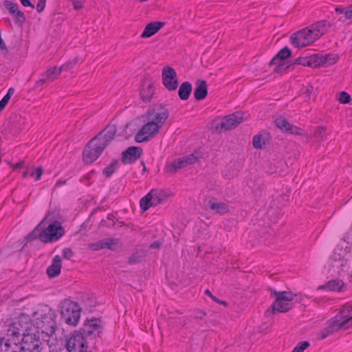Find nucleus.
I'll list each match as a JSON object with an SVG mask.
<instances>
[{"label":"nucleus","mask_w":352,"mask_h":352,"mask_svg":"<svg viewBox=\"0 0 352 352\" xmlns=\"http://www.w3.org/2000/svg\"><path fill=\"white\" fill-rule=\"evenodd\" d=\"M59 212H49L43 219L25 238V246L28 242L39 239L44 243H53L58 241L65 234V229L57 219Z\"/></svg>","instance_id":"nucleus-1"},{"label":"nucleus","mask_w":352,"mask_h":352,"mask_svg":"<svg viewBox=\"0 0 352 352\" xmlns=\"http://www.w3.org/2000/svg\"><path fill=\"white\" fill-rule=\"evenodd\" d=\"M169 116V111L167 108L162 104L155 105L153 108H149L146 115L147 122L144 124L135 136V141L140 143L147 142L159 132V130Z\"/></svg>","instance_id":"nucleus-2"},{"label":"nucleus","mask_w":352,"mask_h":352,"mask_svg":"<svg viewBox=\"0 0 352 352\" xmlns=\"http://www.w3.org/2000/svg\"><path fill=\"white\" fill-rule=\"evenodd\" d=\"M117 128L115 125L106 126L97 135L92 138L85 147L82 152V159L86 164H91L95 162L102 151L115 138Z\"/></svg>","instance_id":"nucleus-3"},{"label":"nucleus","mask_w":352,"mask_h":352,"mask_svg":"<svg viewBox=\"0 0 352 352\" xmlns=\"http://www.w3.org/2000/svg\"><path fill=\"white\" fill-rule=\"evenodd\" d=\"M33 326L43 340L49 341L57 328L56 314L49 306L38 309L33 314Z\"/></svg>","instance_id":"nucleus-4"},{"label":"nucleus","mask_w":352,"mask_h":352,"mask_svg":"<svg viewBox=\"0 0 352 352\" xmlns=\"http://www.w3.org/2000/svg\"><path fill=\"white\" fill-rule=\"evenodd\" d=\"M268 290L272 297L275 296V300L265 311V316H270L271 314L287 313L294 307L292 301L297 294L287 291L277 292L273 288H269Z\"/></svg>","instance_id":"nucleus-5"},{"label":"nucleus","mask_w":352,"mask_h":352,"mask_svg":"<svg viewBox=\"0 0 352 352\" xmlns=\"http://www.w3.org/2000/svg\"><path fill=\"white\" fill-rule=\"evenodd\" d=\"M243 113L236 111L224 116L221 121L213 120L212 122V129L214 132L219 133L230 131L235 129L239 124L243 122Z\"/></svg>","instance_id":"nucleus-6"},{"label":"nucleus","mask_w":352,"mask_h":352,"mask_svg":"<svg viewBox=\"0 0 352 352\" xmlns=\"http://www.w3.org/2000/svg\"><path fill=\"white\" fill-rule=\"evenodd\" d=\"M81 308L78 303L72 300H65L61 307V316L65 322L76 326L80 317Z\"/></svg>","instance_id":"nucleus-7"},{"label":"nucleus","mask_w":352,"mask_h":352,"mask_svg":"<svg viewBox=\"0 0 352 352\" xmlns=\"http://www.w3.org/2000/svg\"><path fill=\"white\" fill-rule=\"evenodd\" d=\"M21 343L22 352H41L43 344L41 341V335L35 333H23Z\"/></svg>","instance_id":"nucleus-8"},{"label":"nucleus","mask_w":352,"mask_h":352,"mask_svg":"<svg viewBox=\"0 0 352 352\" xmlns=\"http://www.w3.org/2000/svg\"><path fill=\"white\" fill-rule=\"evenodd\" d=\"M100 323L101 319L100 318L93 317L91 319H87L78 331L80 332L82 336L86 338L87 337L91 338L100 337L102 333V327Z\"/></svg>","instance_id":"nucleus-9"},{"label":"nucleus","mask_w":352,"mask_h":352,"mask_svg":"<svg viewBox=\"0 0 352 352\" xmlns=\"http://www.w3.org/2000/svg\"><path fill=\"white\" fill-rule=\"evenodd\" d=\"M65 346L68 352H89L87 338L78 331L73 332Z\"/></svg>","instance_id":"nucleus-10"},{"label":"nucleus","mask_w":352,"mask_h":352,"mask_svg":"<svg viewBox=\"0 0 352 352\" xmlns=\"http://www.w3.org/2000/svg\"><path fill=\"white\" fill-rule=\"evenodd\" d=\"M309 32V29L305 28L293 33L290 36L291 43L297 48L304 47L313 43L316 40Z\"/></svg>","instance_id":"nucleus-11"},{"label":"nucleus","mask_w":352,"mask_h":352,"mask_svg":"<svg viewBox=\"0 0 352 352\" xmlns=\"http://www.w3.org/2000/svg\"><path fill=\"white\" fill-rule=\"evenodd\" d=\"M162 84L166 89L170 91L177 89L179 82L177 72L173 67L168 65L164 67L162 72Z\"/></svg>","instance_id":"nucleus-12"},{"label":"nucleus","mask_w":352,"mask_h":352,"mask_svg":"<svg viewBox=\"0 0 352 352\" xmlns=\"http://www.w3.org/2000/svg\"><path fill=\"white\" fill-rule=\"evenodd\" d=\"M339 314L333 318L329 322L327 327L321 330L320 332V336L321 339H325L329 336L333 334L334 332L338 331L340 329H345V324L347 323L346 321H342L338 320Z\"/></svg>","instance_id":"nucleus-13"},{"label":"nucleus","mask_w":352,"mask_h":352,"mask_svg":"<svg viewBox=\"0 0 352 352\" xmlns=\"http://www.w3.org/2000/svg\"><path fill=\"white\" fill-rule=\"evenodd\" d=\"M3 5L14 18L16 24L23 25L25 23L26 21L25 16L24 13L19 10L17 3L6 0L3 1Z\"/></svg>","instance_id":"nucleus-14"},{"label":"nucleus","mask_w":352,"mask_h":352,"mask_svg":"<svg viewBox=\"0 0 352 352\" xmlns=\"http://www.w3.org/2000/svg\"><path fill=\"white\" fill-rule=\"evenodd\" d=\"M143 153V150L139 146H129L122 153L121 161L124 164H132L138 160Z\"/></svg>","instance_id":"nucleus-15"},{"label":"nucleus","mask_w":352,"mask_h":352,"mask_svg":"<svg viewBox=\"0 0 352 352\" xmlns=\"http://www.w3.org/2000/svg\"><path fill=\"white\" fill-rule=\"evenodd\" d=\"M314 61L316 67H329L334 65L339 59V56L336 54H315Z\"/></svg>","instance_id":"nucleus-16"},{"label":"nucleus","mask_w":352,"mask_h":352,"mask_svg":"<svg viewBox=\"0 0 352 352\" xmlns=\"http://www.w3.org/2000/svg\"><path fill=\"white\" fill-rule=\"evenodd\" d=\"M331 26V23L327 20H322L314 23L309 29V32L311 33L314 39L316 41L322 36L327 29Z\"/></svg>","instance_id":"nucleus-17"},{"label":"nucleus","mask_w":352,"mask_h":352,"mask_svg":"<svg viewBox=\"0 0 352 352\" xmlns=\"http://www.w3.org/2000/svg\"><path fill=\"white\" fill-rule=\"evenodd\" d=\"M195 98L199 101L205 99L208 95V85L204 80H197L193 92Z\"/></svg>","instance_id":"nucleus-18"},{"label":"nucleus","mask_w":352,"mask_h":352,"mask_svg":"<svg viewBox=\"0 0 352 352\" xmlns=\"http://www.w3.org/2000/svg\"><path fill=\"white\" fill-rule=\"evenodd\" d=\"M62 259L59 255H56L52 261V264L47 268V274L50 278H55L60 274L62 267Z\"/></svg>","instance_id":"nucleus-19"},{"label":"nucleus","mask_w":352,"mask_h":352,"mask_svg":"<svg viewBox=\"0 0 352 352\" xmlns=\"http://www.w3.org/2000/svg\"><path fill=\"white\" fill-rule=\"evenodd\" d=\"M165 25L164 22L154 21L148 23L141 34L142 38H149L155 34Z\"/></svg>","instance_id":"nucleus-20"},{"label":"nucleus","mask_w":352,"mask_h":352,"mask_svg":"<svg viewBox=\"0 0 352 352\" xmlns=\"http://www.w3.org/2000/svg\"><path fill=\"white\" fill-rule=\"evenodd\" d=\"M208 206L211 211L220 215H223L230 212V206L224 202H214L212 199H210L208 202Z\"/></svg>","instance_id":"nucleus-21"},{"label":"nucleus","mask_w":352,"mask_h":352,"mask_svg":"<svg viewBox=\"0 0 352 352\" xmlns=\"http://www.w3.org/2000/svg\"><path fill=\"white\" fill-rule=\"evenodd\" d=\"M292 56V50L287 47L285 46L282 48L270 60L269 63L270 66H272L273 64L276 63V61L278 62H284L287 58H290Z\"/></svg>","instance_id":"nucleus-22"},{"label":"nucleus","mask_w":352,"mask_h":352,"mask_svg":"<svg viewBox=\"0 0 352 352\" xmlns=\"http://www.w3.org/2000/svg\"><path fill=\"white\" fill-rule=\"evenodd\" d=\"M154 94V87L152 83H144L140 91V95L141 99L144 102H148L151 100L152 96Z\"/></svg>","instance_id":"nucleus-23"},{"label":"nucleus","mask_w":352,"mask_h":352,"mask_svg":"<svg viewBox=\"0 0 352 352\" xmlns=\"http://www.w3.org/2000/svg\"><path fill=\"white\" fill-rule=\"evenodd\" d=\"M192 87L190 82L185 81L182 82L178 90V96L180 100H187L192 92Z\"/></svg>","instance_id":"nucleus-24"},{"label":"nucleus","mask_w":352,"mask_h":352,"mask_svg":"<svg viewBox=\"0 0 352 352\" xmlns=\"http://www.w3.org/2000/svg\"><path fill=\"white\" fill-rule=\"evenodd\" d=\"M204 153L202 148L200 147L196 149L191 154L183 157L186 164L190 165L196 163L199 159L203 158Z\"/></svg>","instance_id":"nucleus-25"},{"label":"nucleus","mask_w":352,"mask_h":352,"mask_svg":"<svg viewBox=\"0 0 352 352\" xmlns=\"http://www.w3.org/2000/svg\"><path fill=\"white\" fill-rule=\"evenodd\" d=\"M314 54L307 55L305 57H298L294 60L292 64L316 67L315 63H314Z\"/></svg>","instance_id":"nucleus-26"},{"label":"nucleus","mask_w":352,"mask_h":352,"mask_svg":"<svg viewBox=\"0 0 352 352\" xmlns=\"http://www.w3.org/2000/svg\"><path fill=\"white\" fill-rule=\"evenodd\" d=\"M61 72L62 69L60 67L58 68L54 67L47 69L44 73L41 74V75L48 82H51L57 78V77L60 74Z\"/></svg>","instance_id":"nucleus-27"},{"label":"nucleus","mask_w":352,"mask_h":352,"mask_svg":"<svg viewBox=\"0 0 352 352\" xmlns=\"http://www.w3.org/2000/svg\"><path fill=\"white\" fill-rule=\"evenodd\" d=\"M155 193V189H152L140 201V206L142 211L145 212L152 206V194Z\"/></svg>","instance_id":"nucleus-28"},{"label":"nucleus","mask_w":352,"mask_h":352,"mask_svg":"<svg viewBox=\"0 0 352 352\" xmlns=\"http://www.w3.org/2000/svg\"><path fill=\"white\" fill-rule=\"evenodd\" d=\"M146 256V251L144 250H137L128 258V263L135 264L142 261Z\"/></svg>","instance_id":"nucleus-29"},{"label":"nucleus","mask_w":352,"mask_h":352,"mask_svg":"<svg viewBox=\"0 0 352 352\" xmlns=\"http://www.w3.org/2000/svg\"><path fill=\"white\" fill-rule=\"evenodd\" d=\"M120 166L119 160H113L110 164H109L102 171L103 174L107 177H111L112 175Z\"/></svg>","instance_id":"nucleus-30"},{"label":"nucleus","mask_w":352,"mask_h":352,"mask_svg":"<svg viewBox=\"0 0 352 352\" xmlns=\"http://www.w3.org/2000/svg\"><path fill=\"white\" fill-rule=\"evenodd\" d=\"M282 164V162L280 161H273V162H268L265 166V169L266 172L269 174H276L279 173L280 171L278 170V167Z\"/></svg>","instance_id":"nucleus-31"},{"label":"nucleus","mask_w":352,"mask_h":352,"mask_svg":"<svg viewBox=\"0 0 352 352\" xmlns=\"http://www.w3.org/2000/svg\"><path fill=\"white\" fill-rule=\"evenodd\" d=\"M327 286H329V291L341 292L342 290V287L344 286V283L341 280L333 279L327 283Z\"/></svg>","instance_id":"nucleus-32"},{"label":"nucleus","mask_w":352,"mask_h":352,"mask_svg":"<svg viewBox=\"0 0 352 352\" xmlns=\"http://www.w3.org/2000/svg\"><path fill=\"white\" fill-rule=\"evenodd\" d=\"M104 249L107 248L111 250H116V245L120 243V240L118 239L114 238H105L102 239Z\"/></svg>","instance_id":"nucleus-33"},{"label":"nucleus","mask_w":352,"mask_h":352,"mask_svg":"<svg viewBox=\"0 0 352 352\" xmlns=\"http://www.w3.org/2000/svg\"><path fill=\"white\" fill-rule=\"evenodd\" d=\"M253 146L256 148H262L266 144L265 140L261 134H257L254 136L252 140Z\"/></svg>","instance_id":"nucleus-34"},{"label":"nucleus","mask_w":352,"mask_h":352,"mask_svg":"<svg viewBox=\"0 0 352 352\" xmlns=\"http://www.w3.org/2000/svg\"><path fill=\"white\" fill-rule=\"evenodd\" d=\"M275 125L277 128L282 131L285 132L287 128L289 126V122L283 117H278L274 120Z\"/></svg>","instance_id":"nucleus-35"},{"label":"nucleus","mask_w":352,"mask_h":352,"mask_svg":"<svg viewBox=\"0 0 352 352\" xmlns=\"http://www.w3.org/2000/svg\"><path fill=\"white\" fill-rule=\"evenodd\" d=\"M339 317L342 321L347 322V323L345 324V329H348L352 327V311L344 313V314H341L340 311L339 313Z\"/></svg>","instance_id":"nucleus-36"},{"label":"nucleus","mask_w":352,"mask_h":352,"mask_svg":"<svg viewBox=\"0 0 352 352\" xmlns=\"http://www.w3.org/2000/svg\"><path fill=\"white\" fill-rule=\"evenodd\" d=\"M186 166L187 164H186L183 157L178 158L177 160H175L171 164V167L173 168L172 170L175 173L177 172V170L184 168Z\"/></svg>","instance_id":"nucleus-37"},{"label":"nucleus","mask_w":352,"mask_h":352,"mask_svg":"<svg viewBox=\"0 0 352 352\" xmlns=\"http://www.w3.org/2000/svg\"><path fill=\"white\" fill-rule=\"evenodd\" d=\"M116 217L113 214H109L106 220H102L101 224L107 228H113L116 225Z\"/></svg>","instance_id":"nucleus-38"},{"label":"nucleus","mask_w":352,"mask_h":352,"mask_svg":"<svg viewBox=\"0 0 352 352\" xmlns=\"http://www.w3.org/2000/svg\"><path fill=\"white\" fill-rule=\"evenodd\" d=\"M164 199L162 192H159L157 190L155 189V193L152 194V206H156L162 203Z\"/></svg>","instance_id":"nucleus-39"},{"label":"nucleus","mask_w":352,"mask_h":352,"mask_svg":"<svg viewBox=\"0 0 352 352\" xmlns=\"http://www.w3.org/2000/svg\"><path fill=\"white\" fill-rule=\"evenodd\" d=\"M285 133L302 135L303 134V129L289 123V126L285 131Z\"/></svg>","instance_id":"nucleus-40"},{"label":"nucleus","mask_w":352,"mask_h":352,"mask_svg":"<svg viewBox=\"0 0 352 352\" xmlns=\"http://www.w3.org/2000/svg\"><path fill=\"white\" fill-rule=\"evenodd\" d=\"M310 346L308 341H301L293 349L294 352H303L306 349Z\"/></svg>","instance_id":"nucleus-41"},{"label":"nucleus","mask_w":352,"mask_h":352,"mask_svg":"<svg viewBox=\"0 0 352 352\" xmlns=\"http://www.w3.org/2000/svg\"><path fill=\"white\" fill-rule=\"evenodd\" d=\"M338 100L341 104H348L351 100V96L346 91H341L339 94Z\"/></svg>","instance_id":"nucleus-42"},{"label":"nucleus","mask_w":352,"mask_h":352,"mask_svg":"<svg viewBox=\"0 0 352 352\" xmlns=\"http://www.w3.org/2000/svg\"><path fill=\"white\" fill-rule=\"evenodd\" d=\"M273 65H276L274 72L276 74L281 73L289 67V65L286 66L284 62L276 61V63L273 64Z\"/></svg>","instance_id":"nucleus-43"},{"label":"nucleus","mask_w":352,"mask_h":352,"mask_svg":"<svg viewBox=\"0 0 352 352\" xmlns=\"http://www.w3.org/2000/svg\"><path fill=\"white\" fill-rule=\"evenodd\" d=\"M49 83L45 78L42 75H41V78L36 80L35 85L34 87V89L41 91L44 85Z\"/></svg>","instance_id":"nucleus-44"},{"label":"nucleus","mask_w":352,"mask_h":352,"mask_svg":"<svg viewBox=\"0 0 352 352\" xmlns=\"http://www.w3.org/2000/svg\"><path fill=\"white\" fill-rule=\"evenodd\" d=\"M11 344L9 339L6 340L4 337L0 336V351H7Z\"/></svg>","instance_id":"nucleus-45"},{"label":"nucleus","mask_w":352,"mask_h":352,"mask_svg":"<svg viewBox=\"0 0 352 352\" xmlns=\"http://www.w3.org/2000/svg\"><path fill=\"white\" fill-rule=\"evenodd\" d=\"M103 241L100 240L98 241L89 243V247L91 250L94 251H98L100 250L104 249Z\"/></svg>","instance_id":"nucleus-46"},{"label":"nucleus","mask_w":352,"mask_h":352,"mask_svg":"<svg viewBox=\"0 0 352 352\" xmlns=\"http://www.w3.org/2000/svg\"><path fill=\"white\" fill-rule=\"evenodd\" d=\"M43 169L41 166L37 167L34 170H32L30 172V176L33 177L36 175L35 177V181H38L41 179V175H43Z\"/></svg>","instance_id":"nucleus-47"},{"label":"nucleus","mask_w":352,"mask_h":352,"mask_svg":"<svg viewBox=\"0 0 352 352\" xmlns=\"http://www.w3.org/2000/svg\"><path fill=\"white\" fill-rule=\"evenodd\" d=\"M204 293H205V294L209 296L214 302H216L220 305H223L224 306L228 305L227 302H226L224 300H221L217 298L216 296H213L212 294L211 293V292L208 289H206Z\"/></svg>","instance_id":"nucleus-48"},{"label":"nucleus","mask_w":352,"mask_h":352,"mask_svg":"<svg viewBox=\"0 0 352 352\" xmlns=\"http://www.w3.org/2000/svg\"><path fill=\"white\" fill-rule=\"evenodd\" d=\"M62 254L63 257L65 259H69L74 255L73 251L72 250L71 248H64L63 250Z\"/></svg>","instance_id":"nucleus-49"},{"label":"nucleus","mask_w":352,"mask_h":352,"mask_svg":"<svg viewBox=\"0 0 352 352\" xmlns=\"http://www.w3.org/2000/svg\"><path fill=\"white\" fill-rule=\"evenodd\" d=\"M46 1L47 0H38V3L36 5V11L38 13H41L44 10Z\"/></svg>","instance_id":"nucleus-50"},{"label":"nucleus","mask_w":352,"mask_h":352,"mask_svg":"<svg viewBox=\"0 0 352 352\" xmlns=\"http://www.w3.org/2000/svg\"><path fill=\"white\" fill-rule=\"evenodd\" d=\"M348 312H352V302L345 304L341 309V314Z\"/></svg>","instance_id":"nucleus-51"},{"label":"nucleus","mask_w":352,"mask_h":352,"mask_svg":"<svg viewBox=\"0 0 352 352\" xmlns=\"http://www.w3.org/2000/svg\"><path fill=\"white\" fill-rule=\"evenodd\" d=\"M8 335L12 336L14 337H16L18 339L19 337L21 336V333L19 331V329H15L14 327H13L12 329H8Z\"/></svg>","instance_id":"nucleus-52"},{"label":"nucleus","mask_w":352,"mask_h":352,"mask_svg":"<svg viewBox=\"0 0 352 352\" xmlns=\"http://www.w3.org/2000/svg\"><path fill=\"white\" fill-rule=\"evenodd\" d=\"M75 65V62H72V60H69L66 63L63 64L62 66H60V69L62 71L63 70H68L72 68Z\"/></svg>","instance_id":"nucleus-53"},{"label":"nucleus","mask_w":352,"mask_h":352,"mask_svg":"<svg viewBox=\"0 0 352 352\" xmlns=\"http://www.w3.org/2000/svg\"><path fill=\"white\" fill-rule=\"evenodd\" d=\"M206 315V312L202 310H198L195 313L194 318L196 320H202Z\"/></svg>","instance_id":"nucleus-54"},{"label":"nucleus","mask_w":352,"mask_h":352,"mask_svg":"<svg viewBox=\"0 0 352 352\" xmlns=\"http://www.w3.org/2000/svg\"><path fill=\"white\" fill-rule=\"evenodd\" d=\"M345 18L346 19H352V4L346 8Z\"/></svg>","instance_id":"nucleus-55"},{"label":"nucleus","mask_w":352,"mask_h":352,"mask_svg":"<svg viewBox=\"0 0 352 352\" xmlns=\"http://www.w3.org/2000/svg\"><path fill=\"white\" fill-rule=\"evenodd\" d=\"M9 102V100H7L6 98H3L0 101V111H2L4 108L6 107L8 103Z\"/></svg>","instance_id":"nucleus-56"},{"label":"nucleus","mask_w":352,"mask_h":352,"mask_svg":"<svg viewBox=\"0 0 352 352\" xmlns=\"http://www.w3.org/2000/svg\"><path fill=\"white\" fill-rule=\"evenodd\" d=\"M21 3L25 7H30L34 8V5L31 3L30 0H20Z\"/></svg>","instance_id":"nucleus-57"},{"label":"nucleus","mask_w":352,"mask_h":352,"mask_svg":"<svg viewBox=\"0 0 352 352\" xmlns=\"http://www.w3.org/2000/svg\"><path fill=\"white\" fill-rule=\"evenodd\" d=\"M14 92H15V89L13 87H10L8 89V91L7 94H6V96H4V98H7V100H8L10 101V98L14 94Z\"/></svg>","instance_id":"nucleus-58"},{"label":"nucleus","mask_w":352,"mask_h":352,"mask_svg":"<svg viewBox=\"0 0 352 352\" xmlns=\"http://www.w3.org/2000/svg\"><path fill=\"white\" fill-rule=\"evenodd\" d=\"M161 243L158 241H155L149 245L150 249H157L160 248Z\"/></svg>","instance_id":"nucleus-59"},{"label":"nucleus","mask_w":352,"mask_h":352,"mask_svg":"<svg viewBox=\"0 0 352 352\" xmlns=\"http://www.w3.org/2000/svg\"><path fill=\"white\" fill-rule=\"evenodd\" d=\"M73 6H74V8L75 10H80V9H81V8H82V3H81L80 1H74V3H73Z\"/></svg>","instance_id":"nucleus-60"},{"label":"nucleus","mask_w":352,"mask_h":352,"mask_svg":"<svg viewBox=\"0 0 352 352\" xmlns=\"http://www.w3.org/2000/svg\"><path fill=\"white\" fill-rule=\"evenodd\" d=\"M345 10H346L345 8H342L340 6H338L335 8V12L337 14H344L345 15Z\"/></svg>","instance_id":"nucleus-61"},{"label":"nucleus","mask_w":352,"mask_h":352,"mask_svg":"<svg viewBox=\"0 0 352 352\" xmlns=\"http://www.w3.org/2000/svg\"><path fill=\"white\" fill-rule=\"evenodd\" d=\"M67 180L66 179H59L56 182L54 188L61 186L63 185L66 184Z\"/></svg>","instance_id":"nucleus-62"},{"label":"nucleus","mask_w":352,"mask_h":352,"mask_svg":"<svg viewBox=\"0 0 352 352\" xmlns=\"http://www.w3.org/2000/svg\"><path fill=\"white\" fill-rule=\"evenodd\" d=\"M331 258L334 261H336V260H340L341 259V256L340 254H336V253H334L332 256H331Z\"/></svg>","instance_id":"nucleus-63"},{"label":"nucleus","mask_w":352,"mask_h":352,"mask_svg":"<svg viewBox=\"0 0 352 352\" xmlns=\"http://www.w3.org/2000/svg\"><path fill=\"white\" fill-rule=\"evenodd\" d=\"M23 166V162H19V163L15 164V166H14V170H16V169H18V168H21Z\"/></svg>","instance_id":"nucleus-64"}]
</instances>
